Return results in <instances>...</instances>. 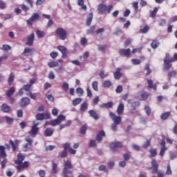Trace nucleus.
Here are the masks:
<instances>
[{"mask_svg":"<svg viewBox=\"0 0 177 177\" xmlns=\"http://www.w3.org/2000/svg\"><path fill=\"white\" fill-rule=\"evenodd\" d=\"M109 117L111 118L112 121H113L114 124L120 125L122 119L120 116H117L113 112L109 113Z\"/></svg>","mask_w":177,"mask_h":177,"instance_id":"nucleus-7","label":"nucleus"},{"mask_svg":"<svg viewBox=\"0 0 177 177\" xmlns=\"http://www.w3.org/2000/svg\"><path fill=\"white\" fill-rule=\"evenodd\" d=\"M96 30V26H91L88 30H86V34L88 35H93V34H95V30Z\"/></svg>","mask_w":177,"mask_h":177,"instance_id":"nucleus-37","label":"nucleus"},{"mask_svg":"<svg viewBox=\"0 0 177 177\" xmlns=\"http://www.w3.org/2000/svg\"><path fill=\"white\" fill-rule=\"evenodd\" d=\"M121 68H117L116 71L114 73V78L115 80H120L121 77L122 76V74L121 73Z\"/></svg>","mask_w":177,"mask_h":177,"instance_id":"nucleus-21","label":"nucleus"},{"mask_svg":"<svg viewBox=\"0 0 177 177\" xmlns=\"http://www.w3.org/2000/svg\"><path fill=\"white\" fill-rule=\"evenodd\" d=\"M160 45V42L157 40H153L151 43V47L152 49H157L158 48V46Z\"/></svg>","mask_w":177,"mask_h":177,"instance_id":"nucleus-34","label":"nucleus"},{"mask_svg":"<svg viewBox=\"0 0 177 177\" xmlns=\"http://www.w3.org/2000/svg\"><path fill=\"white\" fill-rule=\"evenodd\" d=\"M4 118L6 119V122L9 124H13V118L9 117V116H5Z\"/></svg>","mask_w":177,"mask_h":177,"instance_id":"nucleus-54","label":"nucleus"},{"mask_svg":"<svg viewBox=\"0 0 177 177\" xmlns=\"http://www.w3.org/2000/svg\"><path fill=\"white\" fill-rule=\"evenodd\" d=\"M50 124L52 127H56V125H60V121H59V120H57V119H55V120L50 121Z\"/></svg>","mask_w":177,"mask_h":177,"instance_id":"nucleus-41","label":"nucleus"},{"mask_svg":"<svg viewBox=\"0 0 177 177\" xmlns=\"http://www.w3.org/2000/svg\"><path fill=\"white\" fill-rule=\"evenodd\" d=\"M151 167H149V169H151L152 174H157L158 172V165L157 164V160L153 159L151 162Z\"/></svg>","mask_w":177,"mask_h":177,"instance_id":"nucleus-8","label":"nucleus"},{"mask_svg":"<svg viewBox=\"0 0 177 177\" xmlns=\"http://www.w3.org/2000/svg\"><path fill=\"white\" fill-rule=\"evenodd\" d=\"M1 109L3 113H9L12 110V108L8 104H3Z\"/></svg>","mask_w":177,"mask_h":177,"instance_id":"nucleus-20","label":"nucleus"},{"mask_svg":"<svg viewBox=\"0 0 177 177\" xmlns=\"http://www.w3.org/2000/svg\"><path fill=\"white\" fill-rule=\"evenodd\" d=\"M38 125H39V124L33 123L32 129L29 132L30 135H38V131H39V127H38Z\"/></svg>","mask_w":177,"mask_h":177,"instance_id":"nucleus-15","label":"nucleus"},{"mask_svg":"<svg viewBox=\"0 0 177 177\" xmlns=\"http://www.w3.org/2000/svg\"><path fill=\"white\" fill-rule=\"evenodd\" d=\"M157 12H158V8H155L153 10L150 12V17H151L152 19H154V17L157 16Z\"/></svg>","mask_w":177,"mask_h":177,"instance_id":"nucleus-40","label":"nucleus"},{"mask_svg":"<svg viewBox=\"0 0 177 177\" xmlns=\"http://www.w3.org/2000/svg\"><path fill=\"white\" fill-rule=\"evenodd\" d=\"M57 48L58 49V50H59V52H61V53L67 52V48L64 47V46H58Z\"/></svg>","mask_w":177,"mask_h":177,"instance_id":"nucleus-50","label":"nucleus"},{"mask_svg":"<svg viewBox=\"0 0 177 177\" xmlns=\"http://www.w3.org/2000/svg\"><path fill=\"white\" fill-rule=\"evenodd\" d=\"M150 155L149 158H151L153 157H156L157 156V149H151L149 150Z\"/></svg>","mask_w":177,"mask_h":177,"instance_id":"nucleus-39","label":"nucleus"},{"mask_svg":"<svg viewBox=\"0 0 177 177\" xmlns=\"http://www.w3.org/2000/svg\"><path fill=\"white\" fill-rule=\"evenodd\" d=\"M37 51L34 48L26 47L22 53L23 56H32Z\"/></svg>","mask_w":177,"mask_h":177,"instance_id":"nucleus-6","label":"nucleus"},{"mask_svg":"<svg viewBox=\"0 0 177 177\" xmlns=\"http://www.w3.org/2000/svg\"><path fill=\"white\" fill-rule=\"evenodd\" d=\"M124 147V145L122 142L116 141V142H112L109 145V147L113 153H115V151H118V149H122Z\"/></svg>","mask_w":177,"mask_h":177,"instance_id":"nucleus-4","label":"nucleus"},{"mask_svg":"<svg viewBox=\"0 0 177 177\" xmlns=\"http://www.w3.org/2000/svg\"><path fill=\"white\" fill-rule=\"evenodd\" d=\"M15 92H16V88L13 86L10 87L9 89L7 91L6 95L8 97H11L15 95Z\"/></svg>","mask_w":177,"mask_h":177,"instance_id":"nucleus-19","label":"nucleus"},{"mask_svg":"<svg viewBox=\"0 0 177 177\" xmlns=\"http://www.w3.org/2000/svg\"><path fill=\"white\" fill-rule=\"evenodd\" d=\"M6 8V3L5 1L0 0V9L3 10Z\"/></svg>","mask_w":177,"mask_h":177,"instance_id":"nucleus-61","label":"nucleus"},{"mask_svg":"<svg viewBox=\"0 0 177 177\" xmlns=\"http://www.w3.org/2000/svg\"><path fill=\"white\" fill-rule=\"evenodd\" d=\"M17 165L16 168L17 171H23L25 168H28L30 167V162L28 161H25L24 162H21V163H16Z\"/></svg>","mask_w":177,"mask_h":177,"instance_id":"nucleus-9","label":"nucleus"},{"mask_svg":"<svg viewBox=\"0 0 177 177\" xmlns=\"http://www.w3.org/2000/svg\"><path fill=\"white\" fill-rule=\"evenodd\" d=\"M92 88L93 89H94V91H95V92H97V91H99L98 83L97 81L93 82Z\"/></svg>","mask_w":177,"mask_h":177,"instance_id":"nucleus-49","label":"nucleus"},{"mask_svg":"<svg viewBox=\"0 0 177 177\" xmlns=\"http://www.w3.org/2000/svg\"><path fill=\"white\" fill-rule=\"evenodd\" d=\"M118 115H121L124 113V104H120L117 109Z\"/></svg>","mask_w":177,"mask_h":177,"instance_id":"nucleus-30","label":"nucleus"},{"mask_svg":"<svg viewBox=\"0 0 177 177\" xmlns=\"http://www.w3.org/2000/svg\"><path fill=\"white\" fill-rule=\"evenodd\" d=\"M88 147H97V143L96 142V140H90Z\"/></svg>","mask_w":177,"mask_h":177,"instance_id":"nucleus-38","label":"nucleus"},{"mask_svg":"<svg viewBox=\"0 0 177 177\" xmlns=\"http://www.w3.org/2000/svg\"><path fill=\"white\" fill-rule=\"evenodd\" d=\"M58 165L59 164L55 162V160H52V169L50 171V174H52V175H56V174H57Z\"/></svg>","mask_w":177,"mask_h":177,"instance_id":"nucleus-17","label":"nucleus"},{"mask_svg":"<svg viewBox=\"0 0 177 177\" xmlns=\"http://www.w3.org/2000/svg\"><path fill=\"white\" fill-rule=\"evenodd\" d=\"M113 5H106L104 3H100L98 6L97 8V12L98 13H100V15H104V13H106V12H107V13H111V10H113Z\"/></svg>","mask_w":177,"mask_h":177,"instance_id":"nucleus-2","label":"nucleus"},{"mask_svg":"<svg viewBox=\"0 0 177 177\" xmlns=\"http://www.w3.org/2000/svg\"><path fill=\"white\" fill-rule=\"evenodd\" d=\"M13 82H15V74H13V73L11 72L8 79V84L9 86H10L13 84Z\"/></svg>","mask_w":177,"mask_h":177,"instance_id":"nucleus-24","label":"nucleus"},{"mask_svg":"<svg viewBox=\"0 0 177 177\" xmlns=\"http://www.w3.org/2000/svg\"><path fill=\"white\" fill-rule=\"evenodd\" d=\"M39 19V13L35 12L32 15L31 17L26 20V24L28 26H32L34 24V21L38 20Z\"/></svg>","mask_w":177,"mask_h":177,"instance_id":"nucleus-5","label":"nucleus"},{"mask_svg":"<svg viewBox=\"0 0 177 177\" xmlns=\"http://www.w3.org/2000/svg\"><path fill=\"white\" fill-rule=\"evenodd\" d=\"M148 88L153 89V91H157V84H153V80L147 79Z\"/></svg>","mask_w":177,"mask_h":177,"instance_id":"nucleus-23","label":"nucleus"},{"mask_svg":"<svg viewBox=\"0 0 177 177\" xmlns=\"http://www.w3.org/2000/svg\"><path fill=\"white\" fill-rule=\"evenodd\" d=\"M176 75H177L176 71H169L167 73L169 78H172V77H176Z\"/></svg>","mask_w":177,"mask_h":177,"instance_id":"nucleus-48","label":"nucleus"},{"mask_svg":"<svg viewBox=\"0 0 177 177\" xmlns=\"http://www.w3.org/2000/svg\"><path fill=\"white\" fill-rule=\"evenodd\" d=\"M19 143H20V141L19 140H16L15 142H13V140H10L9 144L12 147V151H16V146H19Z\"/></svg>","mask_w":177,"mask_h":177,"instance_id":"nucleus-22","label":"nucleus"},{"mask_svg":"<svg viewBox=\"0 0 177 177\" xmlns=\"http://www.w3.org/2000/svg\"><path fill=\"white\" fill-rule=\"evenodd\" d=\"M92 20H93V14L89 13L87 16L86 26H91V23H92Z\"/></svg>","mask_w":177,"mask_h":177,"instance_id":"nucleus-33","label":"nucleus"},{"mask_svg":"<svg viewBox=\"0 0 177 177\" xmlns=\"http://www.w3.org/2000/svg\"><path fill=\"white\" fill-rule=\"evenodd\" d=\"M87 130H88V126L86 124H84L81 127L80 133H82V135H85V133H86Z\"/></svg>","mask_w":177,"mask_h":177,"instance_id":"nucleus-44","label":"nucleus"},{"mask_svg":"<svg viewBox=\"0 0 177 177\" xmlns=\"http://www.w3.org/2000/svg\"><path fill=\"white\" fill-rule=\"evenodd\" d=\"M50 68H53V67H59V62H51L48 64Z\"/></svg>","mask_w":177,"mask_h":177,"instance_id":"nucleus-42","label":"nucleus"},{"mask_svg":"<svg viewBox=\"0 0 177 177\" xmlns=\"http://www.w3.org/2000/svg\"><path fill=\"white\" fill-rule=\"evenodd\" d=\"M81 102H82V98H75L73 99V100L72 101V104L73 106H78V104H80V103H81Z\"/></svg>","mask_w":177,"mask_h":177,"instance_id":"nucleus-36","label":"nucleus"},{"mask_svg":"<svg viewBox=\"0 0 177 177\" xmlns=\"http://www.w3.org/2000/svg\"><path fill=\"white\" fill-rule=\"evenodd\" d=\"M53 132H54L53 129L47 128L44 131V136L46 137L52 136V135H53Z\"/></svg>","mask_w":177,"mask_h":177,"instance_id":"nucleus-31","label":"nucleus"},{"mask_svg":"<svg viewBox=\"0 0 177 177\" xmlns=\"http://www.w3.org/2000/svg\"><path fill=\"white\" fill-rule=\"evenodd\" d=\"M149 97V93L146 91H142L140 94V100H147Z\"/></svg>","mask_w":177,"mask_h":177,"instance_id":"nucleus-26","label":"nucleus"},{"mask_svg":"<svg viewBox=\"0 0 177 177\" xmlns=\"http://www.w3.org/2000/svg\"><path fill=\"white\" fill-rule=\"evenodd\" d=\"M149 30H150V27H149V26H145L142 29H140V31L142 34H146Z\"/></svg>","mask_w":177,"mask_h":177,"instance_id":"nucleus-52","label":"nucleus"},{"mask_svg":"<svg viewBox=\"0 0 177 177\" xmlns=\"http://www.w3.org/2000/svg\"><path fill=\"white\" fill-rule=\"evenodd\" d=\"M111 85H112V83L109 80H105L102 83V86L104 88H110Z\"/></svg>","mask_w":177,"mask_h":177,"instance_id":"nucleus-46","label":"nucleus"},{"mask_svg":"<svg viewBox=\"0 0 177 177\" xmlns=\"http://www.w3.org/2000/svg\"><path fill=\"white\" fill-rule=\"evenodd\" d=\"M55 34L62 41L67 39V31L63 28H57L55 30Z\"/></svg>","mask_w":177,"mask_h":177,"instance_id":"nucleus-3","label":"nucleus"},{"mask_svg":"<svg viewBox=\"0 0 177 177\" xmlns=\"http://www.w3.org/2000/svg\"><path fill=\"white\" fill-rule=\"evenodd\" d=\"M49 118H50V113H37L36 115V119L38 121L49 120Z\"/></svg>","mask_w":177,"mask_h":177,"instance_id":"nucleus-10","label":"nucleus"},{"mask_svg":"<svg viewBox=\"0 0 177 177\" xmlns=\"http://www.w3.org/2000/svg\"><path fill=\"white\" fill-rule=\"evenodd\" d=\"M36 35H37V38H44V37H45V35H46V33L43 30H37L36 31Z\"/></svg>","mask_w":177,"mask_h":177,"instance_id":"nucleus-32","label":"nucleus"},{"mask_svg":"<svg viewBox=\"0 0 177 177\" xmlns=\"http://www.w3.org/2000/svg\"><path fill=\"white\" fill-rule=\"evenodd\" d=\"M68 153H67V151H64L63 150L59 155V157H60V158H66V157H67Z\"/></svg>","mask_w":177,"mask_h":177,"instance_id":"nucleus-53","label":"nucleus"},{"mask_svg":"<svg viewBox=\"0 0 177 177\" xmlns=\"http://www.w3.org/2000/svg\"><path fill=\"white\" fill-rule=\"evenodd\" d=\"M35 38V35L34 33H31L28 37H27V41L26 42V45L27 46H32L34 45V39Z\"/></svg>","mask_w":177,"mask_h":177,"instance_id":"nucleus-12","label":"nucleus"},{"mask_svg":"<svg viewBox=\"0 0 177 177\" xmlns=\"http://www.w3.org/2000/svg\"><path fill=\"white\" fill-rule=\"evenodd\" d=\"M74 166L70 160H64V167L62 169V177H74Z\"/></svg>","mask_w":177,"mask_h":177,"instance_id":"nucleus-1","label":"nucleus"},{"mask_svg":"<svg viewBox=\"0 0 177 177\" xmlns=\"http://www.w3.org/2000/svg\"><path fill=\"white\" fill-rule=\"evenodd\" d=\"M64 92H67L69 89V84L68 83L64 82L62 86Z\"/></svg>","mask_w":177,"mask_h":177,"instance_id":"nucleus-45","label":"nucleus"},{"mask_svg":"<svg viewBox=\"0 0 177 177\" xmlns=\"http://www.w3.org/2000/svg\"><path fill=\"white\" fill-rule=\"evenodd\" d=\"M99 75H100V78H102V80L104 78H106V77H109V74H107V73L104 74V71H100L99 73Z\"/></svg>","mask_w":177,"mask_h":177,"instance_id":"nucleus-55","label":"nucleus"},{"mask_svg":"<svg viewBox=\"0 0 177 177\" xmlns=\"http://www.w3.org/2000/svg\"><path fill=\"white\" fill-rule=\"evenodd\" d=\"M164 62V67H163V70H165V71H169V69L172 68V64L173 63L172 61H171V59H164L163 60Z\"/></svg>","mask_w":177,"mask_h":177,"instance_id":"nucleus-11","label":"nucleus"},{"mask_svg":"<svg viewBox=\"0 0 177 177\" xmlns=\"http://www.w3.org/2000/svg\"><path fill=\"white\" fill-rule=\"evenodd\" d=\"M76 93L79 97H81V96H84V89L81 87H77L76 88Z\"/></svg>","mask_w":177,"mask_h":177,"instance_id":"nucleus-35","label":"nucleus"},{"mask_svg":"<svg viewBox=\"0 0 177 177\" xmlns=\"http://www.w3.org/2000/svg\"><path fill=\"white\" fill-rule=\"evenodd\" d=\"M39 175L40 177H45V175H46V171H45V170H39Z\"/></svg>","mask_w":177,"mask_h":177,"instance_id":"nucleus-64","label":"nucleus"},{"mask_svg":"<svg viewBox=\"0 0 177 177\" xmlns=\"http://www.w3.org/2000/svg\"><path fill=\"white\" fill-rule=\"evenodd\" d=\"M89 115L92 118H94V120H99V116L97 115V113L94 111V110H90L88 111Z\"/></svg>","mask_w":177,"mask_h":177,"instance_id":"nucleus-29","label":"nucleus"},{"mask_svg":"<svg viewBox=\"0 0 177 177\" xmlns=\"http://www.w3.org/2000/svg\"><path fill=\"white\" fill-rule=\"evenodd\" d=\"M118 53L120 56H124L125 57H128L131 56V49L121 48L120 50H119Z\"/></svg>","mask_w":177,"mask_h":177,"instance_id":"nucleus-13","label":"nucleus"},{"mask_svg":"<svg viewBox=\"0 0 177 177\" xmlns=\"http://www.w3.org/2000/svg\"><path fill=\"white\" fill-rule=\"evenodd\" d=\"M88 109V104L86 102H83L80 105V111H86Z\"/></svg>","mask_w":177,"mask_h":177,"instance_id":"nucleus-43","label":"nucleus"},{"mask_svg":"<svg viewBox=\"0 0 177 177\" xmlns=\"http://www.w3.org/2000/svg\"><path fill=\"white\" fill-rule=\"evenodd\" d=\"M2 49L3 50H10L12 47L8 44H3Z\"/></svg>","mask_w":177,"mask_h":177,"instance_id":"nucleus-63","label":"nucleus"},{"mask_svg":"<svg viewBox=\"0 0 177 177\" xmlns=\"http://www.w3.org/2000/svg\"><path fill=\"white\" fill-rule=\"evenodd\" d=\"M169 117H171V111H167L161 114L160 119L165 121V120H168Z\"/></svg>","mask_w":177,"mask_h":177,"instance_id":"nucleus-27","label":"nucleus"},{"mask_svg":"<svg viewBox=\"0 0 177 177\" xmlns=\"http://www.w3.org/2000/svg\"><path fill=\"white\" fill-rule=\"evenodd\" d=\"M144 69L145 71H147V75H150L151 73V70H150V64H146Z\"/></svg>","mask_w":177,"mask_h":177,"instance_id":"nucleus-47","label":"nucleus"},{"mask_svg":"<svg viewBox=\"0 0 177 177\" xmlns=\"http://www.w3.org/2000/svg\"><path fill=\"white\" fill-rule=\"evenodd\" d=\"M30 98L27 97H24L21 99L19 102V105L21 107H26V106H28L30 104Z\"/></svg>","mask_w":177,"mask_h":177,"instance_id":"nucleus-14","label":"nucleus"},{"mask_svg":"<svg viewBox=\"0 0 177 177\" xmlns=\"http://www.w3.org/2000/svg\"><path fill=\"white\" fill-rule=\"evenodd\" d=\"M64 146V151H67V150H68V149H71V147H70L71 146V145L68 142H66L64 144H63Z\"/></svg>","mask_w":177,"mask_h":177,"instance_id":"nucleus-56","label":"nucleus"},{"mask_svg":"<svg viewBox=\"0 0 177 177\" xmlns=\"http://www.w3.org/2000/svg\"><path fill=\"white\" fill-rule=\"evenodd\" d=\"M106 136V133L103 130H100L97 135L95 137V139L98 143H100L102 140H103V138Z\"/></svg>","mask_w":177,"mask_h":177,"instance_id":"nucleus-16","label":"nucleus"},{"mask_svg":"<svg viewBox=\"0 0 177 177\" xmlns=\"http://www.w3.org/2000/svg\"><path fill=\"white\" fill-rule=\"evenodd\" d=\"M106 46L104 45H98V50L100 52H102L104 53V50H106Z\"/></svg>","mask_w":177,"mask_h":177,"instance_id":"nucleus-57","label":"nucleus"},{"mask_svg":"<svg viewBox=\"0 0 177 177\" xmlns=\"http://www.w3.org/2000/svg\"><path fill=\"white\" fill-rule=\"evenodd\" d=\"M50 57H52V59H56V57L59 56V54L57 53V52L53 51L50 53Z\"/></svg>","mask_w":177,"mask_h":177,"instance_id":"nucleus-62","label":"nucleus"},{"mask_svg":"<svg viewBox=\"0 0 177 177\" xmlns=\"http://www.w3.org/2000/svg\"><path fill=\"white\" fill-rule=\"evenodd\" d=\"M22 88L24 91H25V92H28V91L31 89V84H26L22 87Z\"/></svg>","mask_w":177,"mask_h":177,"instance_id":"nucleus-59","label":"nucleus"},{"mask_svg":"<svg viewBox=\"0 0 177 177\" xmlns=\"http://www.w3.org/2000/svg\"><path fill=\"white\" fill-rule=\"evenodd\" d=\"M26 159V156L23 155L21 153H19L17 154V160L15 161V164H21Z\"/></svg>","mask_w":177,"mask_h":177,"instance_id":"nucleus-18","label":"nucleus"},{"mask_svg":"<svg viewBox=\"0 0 177 177\" xmlns=\"http://www.w3.org/2000/svg\"><path fill=\"white\" fill-rule=\"evenodd\" d=\"M113 102H109L100 105V109H111L113 107Z\"/></svg>","mask_w":177,"mask_h":177,"instance_id":"nucleus-25","label":"nucleus"},{"mask_svg":"<svg viewBox=\"0 0 177 177\" xmlns=\"http://www.w3.org/2000/svg\"><path fill=\"white\" fill-rule=\"evenodd\" d=\"M6 152L5 151V147L0 145V157L1 158H6Z\"/></svg>","mask_w":177,"mask_h":177,"instance_id":"nucleus-28","label":"nucleus"},{"mask_svg":"<svg viewBox=\"0 0 177 177\" xmlns=\"http://www.w3.org/2000/svg\"><path fill=\"white\" fill-rule=\"evenodd\" d=\"M151 139H149V140H147L145 143H144V145H142V148L143 149H147L148 147H150V140H151Z\"/></svg>","mask_w":177,"mask_h":177,"instance_id":"nucleus-58","label":"nucleus"},{"mask_svg":"<svg viewBox=\"0 0 177 177\" xmlns=\"http://www.w3.org/2000/svg\"><path fill=\"white\" fill-rule=\"evenodd\" d=\"M132 64H134V66H138L140 63H141L140 59H131Z\"/></svg>","mask_w":177,"mask_h":177,"instance_id":"nucleus-60","label":"nucleus"},{"mask_svg":"<svg viewBox=\"0 0 177 177\" xmlns=\"http://www.w3.org/2000/svg\"><path fill=\"white\" fill-rule=\"evenodd\" d=\"M144 110L147 115H150L151 114V109L150 108V106H145Z\"/></svg>","mask_w":177,"mask_h":177,"instance_id":"nucleus-51","label":"nucleus"}]
</instances>
